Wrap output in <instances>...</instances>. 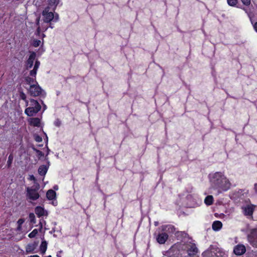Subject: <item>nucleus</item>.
<instances>
[{
	"label": "nucleus",
	"mask_w": 257,
	"mask_h": 257,
	"mask_svg": "<svg viewBox=\"0 0 257 257\" xmlns=\"http://www.w3.org/2000/svg\"><path fill=\"white\" fill-rule=\"evenodd\" d=\"M211 186L218 191H226L230 188L231 184L226 177L220 172H216L210 178Z\"/></svg>",
	"instance_id": "1"
},
{
	"label": "nucleus",
	"mask_w": 257,
	"mask_h": 257,
	"mask_svg": "<svg viewBox=\"0 0 257 257\" xmlns=\"http://www.w3.org/2000/svg\"><path fill=\"white\" fill-rule=\"evenodd\" d=\"M50 7H47L42 12L43 21L44 23H50L52 22H56L59 20V15L54 13Z\"/></svg>",
	"instance_id": "2"
},
{
	"label": "nucleus",
	"mask_w": 257,
	"mask_h": 257,
	"mask_svg": "<svg viewBox=\"0 0 257 257\" xmlns=\"http://www.w3.org/2000/svg\"><path fill=\"white\" fill-rule=\"evenodd\" d=\"M30 102V106L25 109V112L28 116H32L40 110L41 106L37 100L33 99H31Z\"/></svg>",
	"instance_id": "3"
},
{
	"label": "nucleus",
	"mask_w": 257,
	"mask_h": 257,
	"mask_svg": "<svg viewBox=\"0 0 257 257\" xmlns=\"http://www.w3.org/2000/svg\"><path fill=\"white\" fill-rule=\"evenodd\" d=\"M29 93L32 96H38L42 95L44 92L41 87L36 83L35 85L30 86Z\"/></svg>",
	"instance_id": "4"
},
{
	"label": "nucleus",
	"mask_w": 257,
	"mask_h": 257,
	"mask_svg": "<svg viewBox=\"0 0 257 257\" xmlns=\"http://www.w3.org/2000/svg\"><path fill=\"white\" fill-rule=\"evenodd\" d=\"M247 239L253 246L257 247V228L250 230L247 235Z\"/></svg>",
	"instance_id": "5"
},
{
	"label": "nucleus",
	"mask_w": 257,
	"mask_h": 257,
	"mask_svg": "<svg viewBox=\"0 0 257 257\" xmlns=\"http://www.w3.org/2000/svg\"><path fill=\"white\" fill-rule=\"evenodd\" d=\"M36 189H33L32 188L28 187L27 189V195L29 199L36 200L39 197V194L37 192V190L39 188V185L37 184Z\"/></svg>",
	"instance_id": "6"
},
{
	"label": "nucleus",
	"mask_w": 257,
	"mask_h": 257,
	"mask_svg": "<svg viewBox=\"0 0 257 257\" xmlns=\"http://www.w3.org/2000/svg\"><path fill=\"white\" fill-rule=\"evenodd\" d=\"M246 251L245 247L242 244L236 245L234 248V252L235 254L240 255L245 253Z\"/></svg>",
	"instance_id": "7"
},
{
	"label": "nucleus",
	"mask_w": 257,
	"mask_h": 257,
	"mask_svg": "<svg viewBox=\"0 0 257 257\" xmlns=\"http://www.w3.org/2000/svg\"><path fill=\"white\" fill-rule=\"evenodd\" d=\"M168 238V235L166 233H161L158 234L157 240L160 244H164Z\"/></svg>",
	"instance_id": "8"
},
{
	"label": "nucleus",
	"mask_w": 257,
	"mask_h": 257,
	"mask_svg": "<svg viewBox=\"0 0 257 257\" xmlns=\"http://www.w3.org/2000/svg\"><path fill=\"white\" fill-rule=\"evenodd\" d=\"M49 166V162H48V165H41L38 169V173L41 176H45L47 172Z\"/></svg>",
	"instance_id": "9"
},
{
	"label": "nucleus",
	"mask_w": 257,
	"mask_h": 257,
	"mask_svg": "<svg viewBox=\"0 0 257 257\" xmlns=\"http://www.w3.org/2000/svg\"><path fill=\"white\" fill-rule=\"evenodd\" d=\"M243 209L244 215L250 216L252 215L253 213L254 206L252 205H248L244 207Z\"/></svg>",
	"instance_id": "10"
},
{
	"label": "nucleus",
	"mask_w": 257,
	"mask_h": 257,
	"mask_svg": "<svg viewBox=\"0 0 257 257\" xmlns=\"http://www.w3.org/2000/svg\"><path fill=\"white\" fill-rule=\"evenodd\" d=\"M59 2V0H47V7H50V9H51L52 11H55Z\"/></svg>",
	"instance_id": "11"
},
{
	"label": "nucleus",
	"mask_w": 257,
	"mask_h": 257,
	"mask_svg": "<svg viewBox=\"0 0 257 257\" xmlns=\"http://www.w3.org/2000/svg\"><path fill=\"white\" fill-rule=\"evenodd\" d=\"M35 213L39 216L41 217L44 215H47V212L44 210V209L40 206H37L36 207Z\"/></svg>",
	"instance_id": "12"
},
{
	"label": "nucleus",
	"mask_w": 257,
	"mask_h": 257,
	"mask_svg": "<svg viewBox=\"0 0 257 257\" xmlns=\"http://www.w3.org/2000/svg\"><path fill=\"white\" fill-rule=\"evenodd\" d=\"M188 255L190 256L192 254H195L198 252V249L196 245L192 244L190 245V247L188 249Z\"/></svg>",
	"instance_id": "13"
},
{
	"label": "nucleus",
	"mask_w": 257,
	"mask_h": 257,
	"mask_svg": "<svg viewBox=\"0 0 257 257\" xmlns=\"http://www.w3.org/2000/svg\"><path fill=\"white\" fill-rule=\"evenodd\" d=\"M37 245V244L36 243L28 244L26 248V252L27 253H32L36 248Z\"/></svg>",
	"instance_id": "14"
},
{
	"label": "nucleus",
	"mask_w": 257,
	"mask_h": 257,
	"mask_svg": "<svg viewBox=\"0 0 257 257\" xmlns=\"http://www.w3.org/2000/svg\"><path fill=\"white\" fill-rule=\"evenodd\" d=\"M222 224L220 221H215L212 224V229L215 231H217L221 229Z\"/></svg>",
	"instance_id": "15"
},
{
	"label": "nucleus",
	"mask_w": 257,
	"mask_h": 257,
	"mask_svg": "<svg viewBox=\"0 0 257 257\" xmlns=\"http://www.w3.org/2000/svg\"><path fill=\"white\" fill-rule=\"evenodd\" d=\"M46 196L49 200H53L56 197V192L52 189L49 190L47 192Z\"/></svg>",
	"instance_id": "16"
},
{
	"label": "nucleus",
	"mask_w": 257,
	"mask_h": 257,
	"mask_svg": "<svg viewBox=\"0 0 257 257\" xmlns=\"http://www.w3.org/2000/svg\"><path fill=\"white\" fill-rule=\"evenodd\" d=\"M25 82L27 84L30 85V86L35 85L37 83L35 78H31L29 76L25 78Z\"/></svg>",
	"instance_id": "17"
},
{
	"label": "nucleus",
	"mask_w": 257,
	"mask_h": 257,
	"mask_svg": "<svg viewBox=\"0 0 257 257\" xmlns=\"http://www.w3.org/2000/svg\"><path fill=\"white\" fill-rule=\"evenodd\" d=\"M30 124L34 126H39L40 119L38 118H32L30 120Z\"/></svg>",
	"instance_id": "18"
},
{
	"label": "nucleus",
	"mask_w": 257,
	"mask_h": 257,
	"mask_svg": "<svg viewBox=\"0 0 257 257\" xmlns=\"http://www.w3.org/2000/svg\"><path fill=\"white\" fill-rule=\"evenodd\" d=\"M36 57V54L35 52L31 53L28 60V64H33Z\"/></svg>",
	"instance_id": "19"
},
{
	"label": "nucleus",
	"mask_w": 257,
	"mask_h": 257,
	"mask_svg": "<svg viewBox=\"0 0 257 257\" xmlns=\"http://www.w3.org/2000/svg\"><path fill=\"white\" fill-rule=\"evenodd\" d=\"M40 251L42 254H44L47 248V242L44 240L42 242L40 245Z\"/></svg>",
	"instance_id": "20"
},
{
	"label": "nucleus",
	"mask_w": 257,
	"mask_h": 257,
	"mask_svg": "<svg viewBox=\"0 0 257 257\" xmlns=\"http://www.w3.org/2000/svg\"><path fill=\"white\" fill-rule=\"evenodd\" d=\"M213 198L211 195L207 196L204 200L205 203L207 205H210L212 204Z\"/></svg>",
	"instance_id": "21"
},
{
	"label": "nucleus",
	"mask_w": 257,
	"mask_h": 257,
	"mask_svg": "<svg viewBox=\"0 0 257 257\" xmlns=\"http://www.w3.org/2000/svg\"><path fill=\"white\" fill-rule=\"evenodd\" d=\"M40 17H38L37 18L36 21V25L38 26L37 29V31H36L37 34L38 35H40L41 31H43L40 26Z\"/></svg>",
	"instance_id": "22"
},
{
	"label": "nucleus",
	"mask_w": 257,
	"mask_h": 257,
	"mask_svg": "<svg viewBox=\"0 0 257 257\" xmlns=\"http://www.w3.org/2000/svg\"><path fill=\"white\" fill-rule=\"evenodd\" d=\"M38 67H39V65H34V67L33 70H31L30 72V75L32 76L35 77V76L37 74V71L38 69Z\"/></svg>",
	"instance_id": "23"
},
{
	"label": "nucleus",
	"mask_w": 257,
	"mask_h": 257,
	"mask_svg": "<svg viewBox=\"0 0 257 257\" xmlns=\"http://www.w3.org/2000/svg\"><path fill=\"white\" fill-rule=\"evenodd\" d=\"M33 149L34 151H35L36 152L37 156L39 159H40L41 157L44 156V155L42 152L40 151V150H39L35 148H33Z\"/></svg>",
	"instance_id": "24"
},
{
	"label": "nucleus",
	"mask_w": 257,
	"mask_h": 257,
	"mask_svg": "<svg viewBox=\"0 0 257 257\" xmlns=\"http://www.w3.org/2000/svg\"><path fill=\"white\" fill-rule=\"evenodd\" d=\"M238 0H227V4L232 7H234L236 5Z\"/></svg>",
	"instance_id": "25"
},
{
	"label": "nucleus",
	"mask_w": 257,
	"mask_h": 257,
	"mask_svg": "<svg viewBox=\"0 0 257 257\" xmlns=\"http://www.w3.org/2000/svg\"><path fill=\"white\" fill-rule=\"evenodd\" d=\"M29 219L31 223L34 224L36 223L35 216L34 213H31L29 214Z\"/></svg>",
	"instance_id": "26"
},
{
	"label": "nucleus",
	"mask_w": 257,
	"mask_h": 257,
	"mask_svg": "<svg viewBox=\"0 0 257 257\" xmlns=\"http://www.w3.org/2000/svg\"><path fill=\"white\" fill-rule=\"evenodd\" d=\"M20 97L22 99L24 100L26 102V105L27 106L28 105V100L26 99V94L22 92L20 93Z\"/></svg>",
	"instance_id": "27"
},
{
	"label": "nucleus",
	"mask_w": 257,
	"mask_h": 257,
	"mask_svg": "<svg viewBox=\"0 0 257 257\" xmlns=\"http://www.w3.org/2000/svg\"><path fill=\"white\" fill-rule=\"evenodd\" d=\"M38 233V230L37 229H35L33 230L29 234V237L30 238H33L34 237L36 234Z\"/></svg>",
	"instance_id": "28"
},
{
	"label": "nucleus",
	"mask_w": 257,
	"mask_h": 257,
	"mask_svg": "<svg viewBox=\"0 0 257 257\" xmlns=\"http://www.w3.org/2000/svg\"><path fill=\"white\" fill-rule=\"evenodd\" d=\"M41 41L39 40H34L33 42V46L35 47H37L41 44Z\"/></svg>",
	"instance_id": "29"
},
{
	"label": "nucleus",
	"mask_w": 257,
	"mask_h": 257,
	"mask_svg": "<svg viewBox=\"0 0 257 257\" xmlns=\"http://www.w3.org/2000/svg\"><path fill=\"white\" fill-rule=\"evenodd\" d=\"M48 23H44V22L43 21V23L41 24V26H40L43 31H45L48 29Z\"/></svg>",
	"instance_id": "30"
},
{
	"label": "nucleus",
	"mask_w": 257,
	"mask_h": 257,
	"mask_svg": "<svg viewBox=\"0 0 257 257\" xmlns=\"http://www.w3.org/2000/svg\"><path fill=\"white\" fill-rule=\"evenodd\" d=\"M187 233H185V232H178L177 233V237H184V238H185L186 236H187Z\"/></svg>",
	"instance_id": "31"
},
{
	"label": "nucleus",
	"mask_w": 257,
	"mask_h": 257,
	"mask_svg": "<svg viewBox=\"0 0 257 257\" xmlns=\"http://www.w3.org/2000/svg\"><path fill=\"white\" fill-rule=\"evenodd\" d=\"M13 157L12 155H10L9 157V159L7 162L8 167H10L11 165V164L12 163Z\"/></svg>",
	"instance_id": "32"
},
{
	"label": "nucleus",
	"mask_w": 257,
	"mask_h": 257,
	"mask_svg": "<svg viewBox=\"0 0 257 257\" xmlns=\"http://www.w3.org/2000/svg\"><path fill=\"white\" fill-rule=\"evenodd\" d=\"M241 1L244 5L246 6H249L251 3L250 0H241Z\"/></svg>",
	"instance_id": "33"
},
{
	"label": "nucleus",
	"mask_w": 257,
	"mask_h": 257,
	"mask_svg": "<svg viewBox=\"0 0 257 257\" xmlns=\"http://www.w3.org/2000/svg\"><path fill=\"white\" fill-rule=\"evenodd\" d=\"M162 227H163V230H166V228H167V227L168 228V230H169L170 229H171V231H173L174 230V227L172 226H171V225H169L168 226H163Z\"/></svg>",
	"instance_id": "34"
},
{
	"label": "nucleus",
	"mask_w": 257,
	"mask_h": 257,
	"mask_svg": "<svg viewBox=\"0 0 257 257\" xmlns=\"http://www.w3.org/2000/svg\"><path fill=\"white\" fill-rule=\"evenodd\" d=\"M35 140L37 142H41L42 141V138L38 135L35 136Z\"/></svg>",
	"instance_id": "35"
},
{
	"label": "nucleus",
	"mask_w": 257,
	"mask_h": 257,
	"mask_svg": "<svg viewBox=\"0 0 257 257\" xmlns=\"http://www.w3.org/2000/svg\"><path fill=\"white\" fill-rule=\"evenodd\" d=\"M54 124L57 126H60L61 124V122L59 119H57L55 120Z\"/></svg>",
	"instance_id": "36"
},
{
	"label": "nucleus",
	"mask_w": 257,
	"mask_h": 257,
	"mask_svg": "<svg viewBox=\"0 0 257 257\" xmlns=\"http://www.w3.org/2000/svg\"><path fill=\"white\" fill-rule=\"evenodd\" d=\"M24 222V220L23 219H19L17 222L18 225L19 226H21V225Z\"/></svg>",
	"instance_id": "37"
},
{
	"label": "nucleus",
	"mask_w": 257,
	"mask_h": 257,
	"mask_svg": "<svg viewBox=\"0 0 257 257\" xmlns=\"http://www.w3.org/2000/svg\"><path fill=\"white\" fill-rule=\"evenodd\" d=\"M254 190L256 193H257V183L254 185Z\"/></svg>",
	"instance_id": "38"
},
{
	"label": "nucleus",
	"mask_w": 257,
	"mask_h": 257,
	"mask_svg": "<svg viewBox=\"0 0 257 257\" xmlns=\"http://www.w3.org/2000/svg\"><path fill=\"white\" fill-rule=\"evenodd\" d=\"M253 28L256 32H257V22L253 25Z\"/></svg>",
	"instance_id": "39"
},
{
	"label": "nucleus",
	"mask_w": 257,
	"mask_h": 257,
	"mask_svg": "<svg viewBox=\"0 0 257 257\" xmlns=\"http://www.w3.org/2000/svg\"><path fill=\"white\" fill-rule=\"evenodd\" d=\"M30 179L31 180L34 181H36V178H35V177L33 175H31L30 176Z\"/></svg>",
	"instance_id": "40"
},
{
	"label": "nucleus",
	"mask_w": 257,
	"mask_h": 257,
	"mask_svg": "<svg viewBox=\"0 0 257 257\" xmlns=\"http://www.w3.org/2000/svg\"><path fill=\"white\" fill-rule=\"evenodd\" d=\"M39 225H40V227L41 228H42L43 227V225H42V223L41 222V221L40 222Z\"/></svg>",
	"instance_id": "41"
},
{
	"label": "nucleus",
	"mask_w": 257,
	"mask_h": 257,
	"mask_svg": "<svg viewBox=\"0 0 257 257\" xmlns=\"http://www.w3.org/2000/svg\"><path fill=\"white\" fill-rule=\"evenodd\" d=\"M33 65H29L28 67H27V69H30L32 67Z\"/></svg>",
	"instance_id": "42"
},
{
	"label": "nucleus",
	"mask_w": 257,
	"mask_h": 257,
	"mask_svg": "<svg viewBox=\"0 0 257 257\" xmlns=\"http://www.w3.org/2000/svg\"><path fill=\"white\" fill-rule=\"evenodd\" d=\"M35 64H36V65L40 64V62H38V61H36V62H35Z\"/></svg>",
	"instance_id": "43"
},
{
	"label": "nucleus",
	"mask_w": 257,
	"mask_h": 257,
	"mask_svg": "<svg viewBox=\"0 0 257 257\" xmlns=\"http://www.w3.org/2000/svg\"><path fill=\"white\" fill-rule=\"evenodd\" d=\"M30 257H39L38 255H31Z\"/></svg>",
	"instance_id": "44"
},
{
	"label": "nucleus",
	"mask_w": 257,
	"mask_h": 257,
	"mask_svg": "<svg viewBox=\"0 0 257 257\" xmlns=\"http://www.w3.org/2000/svg\"><path fill=\"white\" fill-rule=\"evenodd\" d=\"M51 24V23H50ZM51 29H53V26L51 25V24L50 25V26H49Z\"/></svg>",
	"instance_id": "45"
},
{
	"label": "nucleus",
	"mask_w": 257,
	"mask_h": 257,
	"mask_svg": "<svg viewBox=\"0 0 257 257\" xmlns=\"http://www.w3.org/2000/svg\"><path fill=\"white\" fill-rule=\"evenodd\" d=\"M21 226H19V225H18V229L20 230L21 229Z\"/></svg>",
	"instance_id": "46"
},
{
	"label": "nucleus",
	"mask_w": 257,
	"mask_h": 257,
	"mask_svg": "<svg viewBox=\"0 0 257 257\" xmlns=\"http://www.w3.org/2000/svg\"><path fill=\"white\" fill-rule=\"evenodd\" d=\"M43 37H45V35L44 34L43 35Z\"/></svg>",
	"instance_id": "47"
}]
</instances>
